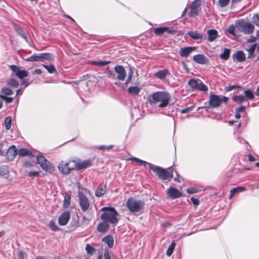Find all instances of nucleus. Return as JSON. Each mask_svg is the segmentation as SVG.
Segmentation results:
<instances>
[{"instance_id": "1", "label": "nucleus", "mask_w": 259, "mask_h": 259, "mask_svg": "<svg viewBox=\"0 0 259 259\" xmlns=\"http://www.w3.org/2000/svg\"><path fill=\"white\" fill-rule=\"evenodd\" d=\"M170 96L165 92H156L148 97V101L152 106L163 108L169 104Z\"/></svg>"}, {"instance_id": "2", "label": "nucleus", "mask_w": 259, "mask_h": 259, "mask_svg": "<svg viewBox=\"0 0 259 259\" xmlns=\"http://www.w3.org/2000/svg\"><path fill=\"white\" fill-rule=\"evenodd\" d=\"M101 210L103 212L101 215V219L109 224L115 225L118 221V212L112 207H104Z\"/></svg>"}, {"instance_id": "3", "label": "nucleus", "mask_w": 259, "mask_h": 259, "mask_svg": "<svg viewBox=\"0 0 259 259\" xmlns=\"http://www.w3.org/2000/svg\"><path fill=\"white\" fill-rule=\"evenodd\" d=\"M148 164L149 168L155 172L160 179L163 181L168 179L169 181L170 179L173 177V170L171 168L166 170L151 163H148Z\"/></svg>"}, {"instance_id": "4", "label": "nucleus", "mask_w": 259, "mask_h": 259, "mask_svg": "<svg viewBox=\"0 0 259 259\" xmlns=\"http://www.w3.org/2000/svg\"><path fill=\"white\" fill-rule=\"evenodd\" d=\"M126 206L131 212L136 214L143 209L144 203L140 200L130 197L126 201Z\"/></svg>"}, {"instance_id": "5", "label": "nucleus", "mask_w": 259, "mask_h": 259, "mask_svg": "<svg viewBox=\"0 0 259 259\" xmlns=\"http://www.w3.org/2000/svg\"><path fill=\"white\" fill-rule=\"evenodd\" d=\"M236 27L240 31L247 34L252 33L254 29L252 24L243 20H239L236 24Z\"/></svg>"}, {"instance_id": "6", "label": "nucleus", "mask_w": 259, "mask_h": 259, "mask_svg": "<svg viewBox=\"0 0 259 259\" xmlns=\"http://www.w3.org/2000/svg\"><path fill=\"white\" fill-rule=\"evenodd\" d=\"M76 162L71 160L68 162L61 161L58 166L59 170L63 174L68 175L70 172L76 168Z\"/></svg>"}, {"instance_id": "7", "label": "nucleus", "mask_w": 259, "mask_h": 259, "mask_svg": "<svg viewBox=\"0 0 259 259\" xmlns=\"http://www.w3.org/2000/svg\"><path fill=\"white\" fill-rule=\"evenodd\" d=\"M228 100V97L211 94L209 97V104L212 108H217L219 107L222 102L227 103Z\"/></svg>"}, {"instance_id": "8", "label": "nucleus", "mask_w": 259, "mask_h": 259, "mask_svg": "<svg viewBox=\"0 0 259 259\" xmlns=\"http://www.w3.org/2000/svg\"><path fill=\"white\" fill-rule=\"evenodd\" d=\"M54 59L53 55L50 53H42L39 55L34 54L28 57L26 61H41L45 60L53 61Z\"/></svg>"}, {"instance_id": "9", "label": "nucleus", "mask_w": 259, "mask_h": 259, "mask_svg": "<svg viewBox=\"0 0 259 259\" xmlns=\"http://www.w3.org/2000/svg\"><path fill=\"white\" fill-rule=\"evenodd\" d=\"M37 161L42 169L47 172H51L55 170V167L43 156H37Z\"/></svg>"}, {"instance_id": "10", "label": "nucleus", "mask_w": 259, "mask_h": 259, "mask_svg": "<svg viewBox=\"0 0 259 259\" xmlns=\"http://www.w3.org/2000/svg\"><path fill=\"white\" fill-rule=\"evenodd\" d=\"M188 84L193 89L204 92L208 91V88L198 79H191L188 81Z\"/></svg>"}, {"instance_id": "11", "label": "nucleus", "mask_w": 259, "mask_h": 259, "mask_svg": "<svg viewBox=\"0 0 259 259\" xmlns=\"http://www.w3.org/2000/svg\"><path fill=\"white\" fill-rule=\"evenodd\" d=\"M78 198L79 203L81 210L83 211H87L90 206V203L88 198L81 192L79 193Z\"/></svg>"}, {"instance_id": "12", "label": "nucleus", "mask_w": 259, "mask_h": 259, "mask_svg": "<svg viewBox=\"0 0 259 259\" xmlns=\"http://www.w3.org/2000/svg\"><path fill=\"white\" fill-rule=\"evenodd\" d=\"M12 70L15 72V75L20 79H23L28 75V72L24 70H21L19 67L15 65L10 66Z\"/></svg>"}, {"instance_id": "13", "label": "nucleus", "mask_w": 259, "mask_h": 259, "mask_svg": "<svg viewBox=\"0 0 259 259\" xmlns=\"http://www.w3.org/2000/svg\"><path fill=\"white\" fill-rule=\"evenodd\" d=\"M114 71L117 74V79L123 81L126 76V72L121 65H116L114 67Z\"/></svg>"}, {"instance_id": "14", "label": "nucleus", "mask_w": 259, "mask_h": 259, "mask_svg": "<svg viewBox=\"0 0 259 259\" xmlns=\"http://www.w3.org/2000/svg\"><path fill=\"white\" fill-rule=\"evenodd\" d=\"M201 3V2L200 0H196L192 3L190 7V16L195 17L198 15Z\"/></svg>"}, {"instance_id": "15", "label": "nucleus", "mask_w": 259, "mask_h": 259, "mask_svg": "<svg viewBox=\"0 0 259 259\" xmlns=\"http://www.w3.org/2000/svg\"><path fill=\"white\" fill-rule=\"evenodd\" d=\"M70 218V214L69 211H65L62 213L59 217L58 219V223L61 226L66 225Z\"/></svg>"}, {"instance_id": "16", "label": "nucleus", "mask_w": 259, "mask_h": 259, "mask_svg": "<svg viewBox=\"0 0 259 259\" xmlns=\"http://www.w3.org/2000/svg\"><path fill=\"white\" fill-rule=\"evenodd\" d=\"M17 154V149L15 146H11L8 150L6 156L8 160H12L16 156Z\"/></svg>"}, {"instance_id": "17", "label": "nucleus", "mask_w": 259, "mask_h": 259, "mask_svg": "<svg viewBox=\"0 0 259 259\" xmlns=\"http://www.w3.org/2000/svg\"><path fill=\"white\" fill-rule=\"evenodd\" d=\"M193 60L197 63L206 64L208 63V59L202 54H198L193 56Z\"/></svg>"}, {"instance_id": "18", "label": "nucleus", "mask_w": 259, "mask_h": 259, "mask_svg": "<svg viewBox=\"0 0 259 259\" xmlns=\"http://www.w3.org/2000/svg\"><path fill=\"white\" fill-rule=\"evenodd\" d=\"M167 195L172 198H176L181 197L182 194L178 189L174 188H169L167 191Z\"/></svg>"}, {"instance_id": "19", "label": "nucleus", "mask_w": 259, "mask_h": 259, "mask_svg": "<svg viewBox=\"0 0 259 259\" xmlns=\"http://www.w3.org/2000/svg\"><path fill=\"white\" fill-rule=\"evenodd\" d=\"M195 48L194 47H189L182 48L180 49L179 54L182 57H187L189 54L194 51Z\"/></svg>"}, {"instance_id": "20", "label": "nucleus", "mask_w": 259, "mask_h": 259, "mask_svg": "<svg viewBox=\"0 0 259 259\" xmlns=\"http://www.w3.org/2000/svg\"><path fill=\"white\" fill-rule=\"evenodd\" d=\"M167 32L168 33H173L175 31L170 29L168 27H159L154 29V32L157 35H160L164 32Z\"/></svg>"}, {"instance_id": "21", "label": "nucleus", "mask_w": 259, "mask_h": 259, "mask_svg": "<svg viewBox=\"0 0 259 259\" xmlns=\"http://www.w3.org/2000/svg\"><path fill=\"white\" fill-rule=\"evenodd\" d=\"M109 228V223L103 221L102 223L99 224L97 227V230L99 232L105 233L108 231Z\"/></svg>"}, {"instance_id": "22", "label": "nucleus", "mask_w": 259, "mask_h": 259, "mask_svg": "<svg viewBox=\"0 0 259 259\" xmlns=\"http://www.w3.org/2000/svg\"><path fill=\"white\" fill-rule=\"evenodd\" d=\"M91 161L90 160H84L82 162L78 163L76 162V168L77 170H80L82 169L86 168L91 165Z\"/></svg>"}, {"instance_id": "23", "label": "nucleus", "mask_w": 259, "mask_h": 259, "mask_svg": "<svg viewBox=\"0 0 259 259\" xmlns=\"http://www.w3.org/2000/svg\"><path fill=\"white\" fill-rule=\"evenodd\" d=\"M106 191V185H104L103 184L100 185L96 192H95V195L97 197H101L103 196Z\"/></svg>"}, {"instance_id": "24", "label": "nucleus", "mask_w": 259, "mask_h": 259, "mask_svg": "<svg viewBox=\"0 0 259 259\" xmlns=\"http://www.w3.org/2000/svg\"><path fill=\"white\" fill-rule=\"evenodd\" d=\"M102 241L106 243L109 248L113 247L114 244V239L112 236L108 235L102 238Z\"/></svg>"}, {"instance_id": "25", "label": "nucleus", "mask_w": 259, "mask_h": 259, "mask_svg": "<svg viewBox=\"0 0 259 259\" xmlns=\"http://www.w3.org/2000/svg\"><path fill=\"white\" fill-rule=\"evenodd\" d=\"M208 39L209 41H213L218 37V32L214 29L209 30L207 32Z\"/></svg>"}, {"instance_id": "26", "label": "nucleus", "mask_w": 259, "mask_h": 259, "mask_svg": "<svg viewBox=\"0 0 259 259\" xmlns=\"http://www.w3.org/2000/svg\"><path fill=\"white\" fill-rule=\"evenodd\" d=\"M233 56L234 58L239 62H242L245 60V55L242 51L237 52Z\"/></svg>"}, {"instance_id": "27", "label": "nucleus", "mask_w": 259, "mask_h": 259, "mask_svg": "<svg viewBox=\"0 0 259 259\" xmlns=\"http://www.w3.org/2000/svg\"><path fill=\"white\" fill-rule=\"evenodd\" d=\"M168 73V71L167 70H162L156 72L155 73V76L160 79H163Z\"/></svg>"}, {"instance_id": "28", "label": "nucleus", "mask_w": 259, "mask_h": 259, "mask_svg": "<svg viewBox=\"0 0 259 259\" xmlns=\"http://www.w3.org/2000/svg\"><path fill=\"white\" fill-rule=\"evenodd\" d=\"M245 189V188L243 187H238L233 188L230 191L229 198L231 199L236 193L244 191Z\"/></svg>"}, {"instance_id": "29", "label": "nucleus", "mask_w": 259, "mask_h": 259, "mask_svg": "<svg viewBox=\"0 0 259 259\" xmlns=\"http://www.w3.org/2000/svg\"><path fill=\"white\" fill-rule=\"evenodd\" d=\"M140 90V88L138 87H131L128 88V92L132 96H136L139 93Z\"/></svg>"}, {"instance_id": "30", "label": "nucleus", "mask_w": 259, "mask_h": 259, "mask_svg": "<svg viewBox=\"0 0 259 259\" xmlns=\"http://www.w3.org/2000/svg\"><path fill=\"white\" fill-rule=\"evenodd\" d=\"M18 154L19 155L21 156L32 155L31 152L26 148H21L19 149L18 151Z\"/></svg>"}, {"instance_id": "31", "label": "nucleus", "mask_w": 259, "mask_h": 259, "mask_svg": "<svg viewBox=\"0 0 259 259\" xmlns=\"http://www.w3.org/2000/svg\"><path fill=\"white\" fill-rule=\"evenodd\" d=\"M188 35L193 39H198L202 38L203 37V34L200 33H198L196 31H190L188 32Z\"/></svg>"}, {"instance_id": "32", "label": "nucleus", "mask_w": 259, "mask_h": 259, "mask_svg": "<svg viewBox=\"0 0 259 259\" xmlns=\"http://www.w3.org/2000/svg\"><path fill=\"white\" fill-rule=\"evenodd\" d=\"M71 202L70 193H66L64 196L63 206L64 207H68Z\"/></svg>"}, {"instance_id": "33", "label": "nucleus", "mask_w": 259, "mask_h": 259, "mask_svg": "<svg viewBox=\"0 0 259 259\" xmlns=\"http://www.w3.org/2000/svg\"><path fill=\"white\" fill-rule=\"evenodd\" d=\"M230 54V50L229 49H225L223 53L220 55V58L223 60H227Z\"/></svg>"}, {"instance_id": "34", "label": "nucleus", "mask_w": 259, "mask_h": 259, "mask_svg": "<svg viewBox=\"0 0 259 259\" xmlns=\"http://www.w3.org/2000/svg\"><path fill=\"white\" fill-rule=\"evenodd\" d=\"M12 118L11 116H7L5 118L4 123L6 129L9 130L11 127Z\"/></svg>"}, {"instance_id": "35", "label": "nucleus", "mask_w": 259, "mask_h": 259, "mask_svg": "<svg viewBox=\"0 0 259 259\" xmlns=\"http://www.w3.org/2000/svg\"><path fill=\"white\" fill-rule=\"evenodd\" d=\"M233 100L238 103H243L246 101L245 97L242 95L235 96L233 97Z\"/></svg>"}, {"instance_id": "36", "label": "nucleus", "mask_w": 259, "mask_h": 259, "mask_svg": "<svg viewBox=\"0 0 259 259\" xmlns=\"http://www.w3.org/2000/svg\"><path fill=\"white\" fill-rule=\"evenodd\" d=\"M1 93H2V95L10 96L13 94V91L11 89H10L7 88H3L1 90Z\"/></svg>"}, {"instance_id": "37", "label": "nucleus", "mask_w": 259, "mask_h": 259, "mask_svg": "<svg viewBox=\"0 0 259 259\" xmlns=\"http://www.w3.org/2000/svg\"><path fill=\"white\" fill-rule=\"evenodd\" d=\"M7 84L8 85L13 88H17L19 85V82L17 80L14 79H11L8 81Z\"/></svg>"}, {"instance_id": "38", "label": "nucleus", "mask_w": 259, "mask_h": 259, "mask_svg": "<svg viewBox=\"0 0 259 259\" xmlns=\"http://www.w3.org/2000/svg\"><path fill=\"white\" fill-rule=\"evenodd\" d=\"M110 63V61H93L91 64L92 65H97V66H105Z\"/></svg>"}, {"instance_id": "39", "label": "nucleus", "mask_w": 259, "mask_h": 259, "mask_svg": "<svg viewBox=\"0 0 259 259\" xmlns=\"http://www.w3.org/2000/svg\"><path fill=\"white\" fill-rule=\"evenodd\" d=\"M256 46V45L255 44H253L250 47V48L249 49L247 50V52H248V58H250L252 57V55L253 54V53L255 51Z\"/></svg>"}, {"instance_id": "40", "label": "nucleus", "mask_w": 259, "mask_h": 259, "mask_svg": "<svg viewBox=\"0 0 259 259\" xmlns=\"http://www.w3.org/2000/svg\"><path fill=\"white\" fill-rule=\"evenodd\" d=\"M16 31L17 32V33L22 37L26 41H28L27 40V37L24 32V31H23V30L19 27V28H16Z\"/></svg>"}, {"instance_id": "41", "label": "nucleus", "mask_w": 259, "mask_h": 259, "mask_svg": "<svg viewBox=\"0 0 259 259\" xmlns=\"http://www.w3.org/2000/svg\"><path fill=\"white\" fill-rule=\"evenodd\" d=\"M244 94L245 96V98H247L248 99H253L254 97V95L251 91L249 90H247L246 91H245Z\"/></svg>"}, {"instance_id": "42", "label": "nucleus", "mask_w": 259, "mask_h": 259, "mask_svg": "<svg viewBox=\"0 0 259 259\" xmlns=\"http://www.w3.org/2000/svg\"><path fill=\"white\" fill-rule=\"evenodd\" d=\"M85 250L87 252V253L90 255H92L94 252L96 251V249L92 247L89 244H87L85 246Z\"/></svg>"}, {"instance_id": "43", "label": "nucleus", "mask_w": 259, "mask_h": 259, "mask_svg": "<svg viewBox=\"0 0 259 259\" xmlns=\"http://www.w3.org/2000/svg\"><path fill=\"white\" fill-rule=\"evenodd\" d=\"M175 242L172 243L170 245V246H169V247L166 251V254L168 256H170L172 254L174 249L175 248Z\"/></svg>"}, {"instance_id": "44", "label": "nucleus", "mask_w": 259, "mask_h": 259, "mask_svg": "<svg viewBox=\"0 0 259 259\" xmlns=\"http://www.w3.org/2000/svg\"><path fill=\"white\" fill-rule=\"evenodd\" d=\"M9 173L8 169L6 166L0 167V176H4Z\"/></svg>"}, {"instance_id": "45", "label": "nucleus", "mask_w": 259, "mask_h": 259, "mask_svg": "<svg viewBox=\"0 0 259 259\" xmlns=\"http://www.w3.org/2000/svg\"><path fill=\"white\" fill-rule=\"evenodd\" d=\"M42 66L48 70V71L52 73L56 71V69L53 65H46L45 64H43Z\"/></svg>"}, {"instance_id": "46", "label": "nucleus", "mask_w": 259, "mask_h": 259, "mask_svg": "<svg viewBox=\"0 0 259 259\" xmlns=\"http://www.w3.org/2000/svg\"><path fill=\"white\" fill-rule=\"evenodd\" d=\"M0 98L5 100L6 103H9L13 101V98L11 97H8L5 95H0Z\"/></svg>"}, {"instance_id": "47", "label": "nucleus", "mask_w": 259, "mask_h": 259, "mask_svg": "<svg viewBox=\"0 0 259 259\" xmlns=\"http://www.w3.org/2000/svg\"><path fill=\"white\" fill-rule=\"evenodd\" d=\"M230 0H219V5L222 7H225L228 5Z\"/></svg>"}, {"instance_id": "48", "label": "nucleus", "mask_w": 259, "mask_h": 259, "mask_svg": "<svg viewBox=\"0 0 259 259\" xmlns=\"http://www.w3.org/2000/svg\"><path fill=\"white\" fill-rule=\"evenodd\" d=\"M253 22L257 26L259 27V14H255L253 17Z\"/></svg>"}, {"instance_id": "49", "label": "nucleus", "mask_w": 259, "mask_h": 259, "mask_svg": "<svg viewBox=\"0 0 259 259\" xmlns=\"http://www.w3.org/2000/svg\"><path fill=\"white\" fill-rule=\"evenodd\" d=\"M130 159L132 160H135V161H137L140 165H143V164H145L147 163V162L146 161L141 160L136 157H132V158H130Z\"/></svg>"}, {"instance_id": "50", "label": "nucleus", "mask_w": 259, "mask_h": 259, "mask_svg": "<svg viewBox=\"0 0 259 259\" xmlns=\"http://www.w3.org/2000/svg\"><path fill=\"white\" fill-rule=\"evenodd\" d=\"M50 226L51 229L53 231H57L59 230V228L55 224V222L53 221H51L50 223Z\"/></svg>"}, {"instance_id": "51", "label": "nucleus", "mask_w": 259, "mask_h": 259, "mask_svg": "<svg viewBox=\"0 0 259 259\" xmlns=\"http://www.w3.org/2000/svg\"><path fill=\"white\" fill-rule=\"evenodd\" d=\"M187 191L189 194H194L198 192L197 189L192 187L187 188Z\"/></svg>"}, {"instance_id": "52", "label": "nucleus", "mask_w": 259, "mask_h": 259, "mask_svg": "<svg viewBox=\"0 0 259 259\" xmlns=\"http://www.w3.org/2000/svg\"><path fill=\"white\" fill-rule=\"evenodd\" d=\"M193 106L189 107L187 108L182 109L181 110V113H189L190 111H191L193 109Z\"/></svg>"}, {"instance_id": "53", "label": "nucleus", "mask_w": 259, "mask_h": 259, "mask_svg": "<svg viewBox=\"0 0 259 259\" xmlns=\"http://www.w3.org/2000/svg\"><path fill=\"white\" fill-rule=\"evenodd\" d=\"M26 257V253L22 251H20L19 253H18V257L19 259H25Z\"/></svg>"}, {"instance_id": "54", "label": "nucleus", "mask_w": 259, "mask_h": 259, "mask_svg": "<svg viewBox=\"0 0 259 259\" xmlns=\"http://www.w3.org/2000/svg\"><path fill=\"white\" fill-rule=\"evenodd\" d=\"M227 31L229 33L234 35L235 27L233 25L230 26L228 28Z\"/></svg>"}, {"instance_id": "55", "label": "nucleus", "mask_w": 259, "mask_h": 259, "mask_svg": "<svg viewBox=\"0 0 259 259\" xmlns=\"http://www.w3.org/2000/svg\"><path fill=\"white\" fill-rule=\"evenodd\" d=\"M237 88H238V87L236 85H229L225 87V90L227 92H230Z\"/></svg>"}, {"instance_id": "56", "label": "nucleus", "mask_w": 259, "mask_h": 259, "mask_svg": "<svg viewBox=\"0 0 259 259\" xmlns=\"http://www.w3.org/2000/svg\"><path fill=\"white\" fill-rule=\"evenodd\" d=\"M39 172L37 171H29L27 172V175L29 177H35L38 175Z\"/></svg>"}, {"instance_id": "57", "label": "nucleus", "mask_w": 259, "mask_h": 259, "mask_svg": "<svg viewBox=\"0 0 259 259\" xmlns=\"http://www.w3.org/2000/svg\"><path fill=\"white\" fill-rule=\"evenodd\" d=\"M21 84L27 87L29 84V80L28 79H22Z\"/></svg>"}, {"instance_id": "58", "label": "nucleus", "mask_w": 259, "mask_h": 259, "mask_svg": "<svg viewBox=\"0 0 259 259\" xmlns=\"http://www.w3.org/2000/svg\"><path fill=\"white\" fill-rule=\"evenodd\" d=\"M33 165V163L30 162L26 161L24 163V166L26 168H29Z\"/></svg>"}, {"instance_id": "59", "label": "nucleus", "mask_w": 259, "mask_h": 259, "mask_svg": "<svg viewBox=\"0 0 259 259\" xmlns=\"http://www.w3.org/2000/svg\"><path fill=\"white\" fill-rule=\"evenodd\" d=\"M104 259H111L108 250H105L104 254Z\"/></svg>"}, {"instance_id": "60", "label": "nucleus", "mask_w": 259, "mask_h": 259, "mask_svg": "<svg viewBox=\"0 0 259 259\" xmlns=\"http://www.w3.org/2000/svg\"><path fill=\"white\" fill-rule=\"evenodd\" d=\"M191 200H192V201L193 203L195 205L197 206V205H198L199 202V201L198 200V199H197V198H194V197H192V198H191Z\"/></svg>"}, {"instance_id": "61", "label": "nucleus", "mask_w": 259, "mask_h": 259, "mask_svg": "<svg viewBox=\"0 0 259 259\" xmlns=\"http://www.w3.org/2000/svg\"><path fill=\"white\" fill-rule=\"evenodd\" d=\"M257 36L255 37L254 36H251L250 37V38L248 39L247 41L248 42H255L257 39Z\"/></svg>"}, {"instance_id": "62", "label": "nucleus", "mask_w": 259, "mask_h": 259, "mask_svg": "<svg viewBox=\"0 0 259 259\" xmlns=\"http://www.w3.org/2000/svg\"><path fill=\"white\" fill-rule=\"evenodd\" d=\"M132 75L133 74L132 72H131L128 75V77L125 81V84H128L131 81L132 78Z\"/></svg>"}, {"instance_id": "63", "label": "nucleus", "mask_w": 259, "mask_h": 259, "mask_svg": "<svg viewBox=\"0 0 259 259\" xmlns=\"http://www.w3.org/2000/svg\"><path fill=\"white\" fill-rule=\"evenodd\" d=\"M244 110H245V107L241 106V107L238 108L237 109H236V111L237 113H239V112H241L244 111Z\"/></svg>"}, {"instance_id": "64", "label": "nucleus", "mask_w": 259, "mask_h": 259, "mask_svg": "<svg viewBox=\"0 0 259 259\" xmlns=\"http://www.w3.org/2000/svg\"><path fill=\"white\" fill-rule=\"evenodd\" d=\"M42 73V71L39 69H35L33 73L35 74H40Z\"/></svg>"}]
</instances>
